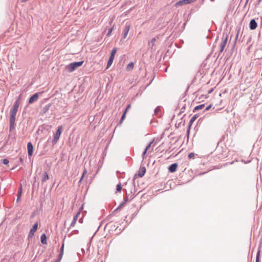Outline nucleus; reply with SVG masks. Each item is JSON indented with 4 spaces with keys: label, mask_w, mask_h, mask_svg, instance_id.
<instances>
[{
    "label": "nucleus",
    "mask_w": 262,
    "mask_h": 262,
    "mask_svg": "<svg viewBox=\"0 0 262 262\" xmlns=\"http://www.w3.org/2000/svg\"><path fill=\"white\" fill-rule=\"evenodd\" d=\"M17 110L14 109H11L10 111V127L9 131L12 132L15 128V117L17 112Z\"/></svg>",
    "instance_id": "obj_1"
},
{
    "label": "nucleus",
    "mask_w": 262,
    "mask_h": 262,
    "mask_svg": "<svg viewBox=\"0 0 262 262\" xmlns=\"http://www.w3.org/2000/svg\"><path fill=\"white\" fill-rule=\"evenodd\" d=\"M83 62V61H80L71 63L66 66L65 69L69 72H72L77 68L81 66Z\"/></svg>",
    "instance_id": "obj_2"
},
{
    "label": "nucleus",
    "mask_w": 262,
    "mask_h": 262,
    "mask_svg": "<svg viewBox=\"0 0 262 262\" xmlns=\"http://www.w3.org/2000/svg\"><path fill=\"white\" fill-rule=\"evenodd\" d=\"M62 130V125H60L57 127V129L56 131V133L54 135V138L52 141V143L53 145H55L58 141L60 136L61 135V132Z\"/></svg>",
    "instance_id": "obj_3"
},
{
    "label": "nucleus",
    "mask_w": 262,
    "mask_h": 262,
    "mask_svg": "<svg viewBox=\"0 0 262 262\" xmlns=\"http://www.w3.org/2000/svg\"><path fill=\"white\" fill-rule=\"evenodd\" d=\"M130 28V25L127 23H125L124 28L123 30V36L122 38L123 39L126 38L127 35L128 33V32Z\"/></svg>",
    "instance_id": "obj_4"
},
{
    "label": "nucleus",
    "mask_w": 262,
    "mask_h": 262,
    "mask_svg": "<svg viewBox=\"0 0 262 262\" xmlns=\"http://www.w3.org/2000/svg\"><path fill=\"white\" fill-rule=\"evenodd\" d=\"M195 0H180L175 4V6L178 7L180 6H183L185 5L191 4L194 2Z\"/></svg>",
    "instance_id": "obj_5"
},
{
    "label": "nucleus",
    "mask_w": 262,
    "mask_h": 262,
    "mask_svg": "<svg viewBox=\"0 0 262 262\" xmlns=\"http://www.w3.org/2000/svg\"><path fill=\"white\" fill-rule=\"evenodd\" d=\"M199 115L198 114H195L193 115V116L191 118L190 120L189 121V124H188V127L187 129V134L188 136L190 133V129L191 126L192 125L193 122L198 118Z\"/></svg>",
    "instance_id": "obj_6"
},
{
    "label": "nucleus",
    "mask_w": 262,
    "mask_h": 262,
    "mask_svg": "<svg viewBox=\"0 0 262 262\" xmlns=\"http://www.w3.org/2000/svg\"><path fill=\"white\" fill-rule=\"evenodd\" d=\"M39 93H36L32 95L28 100V104H32L37 100Z\"/></svg>",
    "instance_id": "obj_7"
},
{
    "label": "nucleus",
    "mask_w": 262,
    "mask_h": 262,
    "mask_svg": "<svg viewBox=\"0 0 262 262\" xmlns=\"http://www.w3.org/2000/svg\"><path fill=\"white\" fill-rule=\"evenodd\" d=\"M228 35H226V37L222 40V42L220 44V53L223 52V51H224V50L225 49V47L226 46L227 42V40H228Z\"/></svg>",
    "instance_id": "obj_8"
},
{
    "label": "nucleus",
    "mask_w": 262,
    "mask_h": 262,
    "mask_svg": "<svg viewBox=\"0 0 262 262\" xmlns=\"http://www.w3.org/2000/svg\"><path fill=\"white\" fill-rule=\"evenodd\" d=\"M37 228H38V223H36L33 225L32 228L30 229L28 237H32L34 235V234L37 230Z\"/></svg>",
    "instance_id": "obj_9"
},
{
    "label": "nucleus",
    "mask_w": 262,
    "mask_h": 262,
    "mask_svg": "<svg viewBox=\"0 0 262 262\" xmlns=\"http://www.w3.org/2000/svg\"><path fill=\"white\" fill-rule=\"evenodd\" d=\"M80 214V210H79L78 211V212L76 213V214L74 216L73 221H72V222L70 224V227L68 229V230H69L70 228L73 227L75 225L76 222L78 220V216Z\"/></svg>",
    "instance_id": "obj_10"
},
{
    "label": "nucleus",
    "mask_w": 262,
    "mask_h": 262,
    "mask_svg": "<svg viewBox=\"0 0 262 262\" xmlns=\"http://www.w3.org/2000/svg\"><path fill=\"white\" fill-rule=\"evenodd\" d=\"M28 154L29 157L32 156L33 153V146L31 142L27 143Z\"/></svg>",
    "instance_id": "obj_11"
},
{
    "label": "nucleus",
    "mask_w": 262,
    "mask_h": 262,
    "mask_svg": "<svg viewBox=\"0 0 262 262\" xmlns=\"http://www.w3.org/2000/svg\"><path fill=\"white\" fill-rule=\"evenodd\" d=\"M220 113L221 114L222 119H225V120L228 119V117H229V115H228L229 111L227 108L222 111V112H221Z\"/></svg>",
    "instance_id": "obj_12"
},
{
    "label": "nucleus",
    "mask_w": 262,
    "mask_h": 262,
    "mask_svg": "<svg viewBox=\"0 0 262 262\" xmlns=\"http://www.w3.org/2000/svg\"><path fill=\"white\" fill-rule=\"evenodd\" d=\"M178 163H174L171 164L168 168L169 171L171 173L176 172L178 167Z\"/></svg>",
    "instance_id": "obj_13"
},
{
    "label": "nucleus",
    "mask_w": 262,
    "mask_h": 262,
    "mask_svg": "<svg viewBox=\"0 0 262 262\" xmlns=\"http://www.w3.org/2000/svg\"><path fill=\"white\" fill-rule=\"evenodd\" d=\"M146 172V168L144 166L140 167L138 172V175L139 177L141 178L143 177L145 173Z\"/></svg>",
    "instance_id": "obj_14"
},
{
    "label": "nucleus",
    "mask_w": 262,
    "mask_h": 262,
    "mask_svg": "<svg viewBox=\"0 0 262 262\" xmlns=\"http://www.w3.org/2000/svg\"><path fill=\"white\" fill-rule=\"evenodd\" d=\"M51 106V103L48 104L46 105L45 106H44L42 108L40 113L42 114H46L49 111Z\"/></svg>",
    "instance_id": "obj_15"
},
{
    "label": "nucleus",
    "mask_w": 262,
    "mask_h": 262,
    "mask_svg": "<svg viewBox=\"0 0 262 262\" xmlns=\"http://www.w3.org/2000/svg\"><path fill=\"white\" fill-rule=\"evenodd\" d=\"M49 179V174H48L47 171H44L42 173V177L41 179V182L45 183Z\"/></svg>",
    "instance_id": "obj_16"
},
{
    "label": "nucleus",
    "mask_w": 262,
    "mask_h": 262,
    "mask_svg": "<svg viewBox=\"0 0 262 262\" xmlns=\"http://www.w3.org/2000/svg\"><path fill=\"white\" fill-rule=\"evenodd\" d=\"M257 26V23L254 19H252L250 23V28L251 30H254Z\"/></svg>",
    "instance_id": "obj_17"
},
{
    "label": "nucleus",
    "mask_w": 262,
    "mask_h": 262,
    "mask_svg": "<svg viewBox=\"0 0 262 262\" xmlns=\"http://www.w3.org/2000/svg\"><path fill=\"white\" fill-rule=\"evenodd\" d=\"M40 241H41V243L42 244H47V236L45 233H43L41 234V235L40 236Z\"/></svg>",
    "instance_id": "obj_18"
},
{
    "label": "nucleus",
    "mask_w": 262,
    "mask_h": 262,
    "mask_svg": "<svg viewBox=\"0 0 262 262\" xmlns=\"http://www.w3.org/2000/svg\"><path fill=\"white\" fill-rule=\"evenodd\" d=\"M19 103H20V100H19V98H18L15 101L12 109H14V110L18 111Z\"/></svg>",
    "instance_id": "obj_19"
},
{
    "label": "nucleus",
    "mask_w": 262,
    "mask_h": 262,
    "mask_svg": "<svg viewBox=\"0 0 262 262\" xmlns=\"http://www.w3.org/2000/svg\"><path fill=\"white\" fill-rule=\"evenodd\" d=\"M205 107V104H200V105H197L196 106L193 110V112H195L196 111H198L199 110H202L203 109L204 107Z\"/></svg>",
    "instance_id": "obj_20"
},
{
    "label": "nucleus",
    "mask_w": 262,
    "mask_h": 262,
    "mask_svg": "<svg viewBox=\"0 0 262 262\" xmlns=\"http://www.w3.org/2000/svg\"><path fill=\"white\" fill-rule=\"evenodd\" d=\"M21 193H22V187H21V185H20V186L18 188V192H17V200H16V201L18 202L21 195Z\"/></svg>",
    "instance_id": "obj_21"
},
{
    "label": "nucleus",
    "mask_w": 262,
    "mask_h": 262,
    "mask_svg": "<svg viewBox=\"0 0 262 262\" xmlns=\"http://www.w3.org/2000/svg\"><path fill=\"white\" fill-rule=\"evenodd\" d=\"M156 41V37L152 38L151 39L150 42H149L148 43L149 47L152 48V47L155 45V43Z\"/></svg>",
    "instance_id": "obj_22"
},
{
    "label": "nucleus",
    "mask_w": 262,
    "mask_h": 262,
    "mask_svg": "<svg viewBox=\"0 0 262 262\" xmlns=\"http://www.w3.org/2000/svg\"><path fill=\"white\" fill-rule=\"evenodd\" d=\"M134 66V63L133 62H130L127 65L126 70L127 71H131L133 70Z\"/></svg>",
    "instance_id": "obj_23"
},
{
    "label": "nucleus",
    "mask_w": 262,
    "mask_h": 262,
    "mask_svg": "<svg viewBox=\"0 0 262 262\" xmlns=\"http://www.w3.org/2000/svg\"><path fill=\"white\" fill-rule=\"evenodd\" d=\"M129 195H130V194L127 195V196L124 198V202H125V203L127 202H128L129 201H130L131 200H132L134 198L132 195H131L130 196V198H129Z\"/></svg>",
    "instance_id": "obj_24"
},
{
    "label": "nucleus",
    "mask_w": 262,
    "mask_h": 262,
    "mask_svg": "<svg viewBox=\"0 0 262 262\" xmlns=\"http://www.w3.org/2000/svg\"><path fill=\"white\" fill-rule=\"evenodd\" d=\"M225 141H228V134H227L224 135L222 137L220 142H222Z\"/></svg>",
    "instance_id": "obj_25"
},
{
    "label": "nucleus",
    "mask_w": 262,
    "mask_h": 262,
    "mask_svg": "<svg viewBox=\"0 0 262 262\" xmlns=\"http://www.w3.org/2000/svg\"><path fill=\"white\" fill-rule=\"evenodd\" d=\"M161 111V106H157L154 110V113L156 115H158L159 112Z\"/></svg>",
    "instance_id": "obj_26"
},
{
    "label": "nucleus",
    "mask_w": 262,
    "mask_h": 262,
    "mask_svg": "<svg viewBox=\"0 0 262 262\" xmlns=\"http://www.w3.org/2000/svg\"><path fill=\"white\" fill-rule=\"evenodd\" d=\"M122 189V186L121 183H119L117 185L116 187V192H120Z\"/></svg>",
    "instance_id": "obj_27"
},
{
    "label": "nucleus",
    "mask_w": 262,
    "mask_h": 262,
    "mask_svg": "<svg viewBox=\"0 0 262 262\" xmlns=\"http://www.w3.org/2000/svg\"><path fill=\"white\" fill-rule=\"evenodd\" d=\"M260 253V250H259L256 254V262H259V261Z\"/></svg>",
    "instance_id": "obj_28"
},
{
    "label": "nucleus",
    "mask_w": 262,
    "mask_h": 262,
    "mask_svg": "<svg viewBox=\"0 0 262 262\" xmlns=\"http://www.w3.org/2000/svg\"><path fill=\"white\" fill-rule=\"evenodd\" d=\"M113 61L110 60L108 59L107 63V66H106V69H108L111 66V65L113 63Z\"/></svg>",
    "instance_id": "obj_29"
},
{
    "label": "nucleus",
    "mask_w": 262,
    "mask_h": 262,
    "mask_svg": "<svg viewBox=\"0 0 262 262\" xmlns=\"http://www.w3.org/2000/svg\"><path fill=\"white\" fill-rule=\"evenodd\" d=\"M126 112H124L121 117V119L120 120V123L121 124L122 123V122L123 121V120L124 119V118H125V115H126Z\"/></svg>",
    "instance_id": "obj_30"
},
{
    "label": "nucleus",
    "mask_w": 262,
    "mask_h": 262,
    "mask_svg": "<svg viewBox=\"0 0 262 262\" xmlns=\"http://www.w3.org/2000/svg\"><path fill=\"white\" fill-rule=\"evenodd\" d=\"M125 204V202H122L114 211L116 212L121 209V208Z\"/></svg>",
    "instance_id": "obj_31"
},
{
    "label": "nucleus",
    "mask_w": 262,
    "mask_h": 262,
    "mask_svg": "<svg viewBox=\"0 0 262 262\" xmlns=\"http://www.w3.org/2000/svg\"><path fill=\"white\" fill-rule=\"evenodd\" d=\"M154 139L152 140V141H151L148 144V145L146 147L145 149H144L145 150H146L147 151L148 149L151 146V145L152 144V143L154 142Z\"/></svg>",
    "instance_id": "obj_32"
},
{
    "label": "nucleus",
    "mask_w": 262,
    "mask_h": 262,
    "mask_svg": "<svg viewBox=\"0 0 262 262\" xmlns=\"http://www.w3.org/2000/svg\"><path fill=\"white\" fill-rule=\"evenodd\" d=\"M117 49L116 48H113L111 51V55H113L115 56V54L117 52Z\"/></svg>",
    "instance_id": "obj_33"
},
{
    "label": "nucleus",
    "mask_w": 262,
    "mask_h": 262,
    "mask_svg": "<svg viewBox=\"0 0 262 262\" xmlns=\"http://www.w3.org/2000/svg\"><path fill=\"white\" fill-rule=\"evenodd\" d=\"M2 163L5 165H7L9 163V160L7 159H4L1 160Z\"/></svg>",
    "instance_id": "obj_34"
},
{
    "label": "nucleus",
    "mask_w": 262,
    "mask_h": 262,
    "mask_svg": "<svg viewBox=\"0 0 262 262\" xmlns=\"http://www.w3.org/2000/svg\"><path fill=\"white\" fill-rule=\"evenodd\" d=\"M194 156L195 154L194 152H190L189 154L188 157L189 159H192L194 158Z\"/></svg>",
    "instance_id": "obj_35"
},
{
    "label": "nucleus",
    "mask_w": 262,
    "mask_h": 262,
    "mask_svg": "<svg viewBox=\"0 0 262 262\" xmlns=\"http://www.w3.org/2000/svg\"><path fill=\"white\" fill-rule=\"evenodd\" d=\"M113 29V27L109 28V29L108 30V32L106 35L107 36H110L111 35Z\"/></svg>",
    "instance_id": "obj_36"
},
{
    "label": "nucleus",
    "mask_w": 262,
    "mask_h": 262,
    "mask_svg": "<svg viewBox=\"0 0 262 262\" xmlns=\"http://www.w3.org/2000/svg\"><path fill=\"white\" fill-rule=\"evenodd\" d=\"M132 187H134V191H133V190H131L130 191V194H134L135 193V183L134 182L133 185H132Z\"/></svg>",
    "instance_id": "obj_37"
},
{
    "label": "nucleus",
    "mask_w": 262,
    "mask_h": 262,
    "mask_svg": "<svg viewBox=\"0 0 262 262\" xmlns=\"http://www.w3.org/2000/svg\"><path fill=\"white\" fill-rule=\"evenodd\" d=\"M63 250H64V243H63L62 245H61L60 252L63 253Z\"/></svg>",
    "instance_id": "obj_38"
},
{
    "label": "nucleus",
    "mask_w": 262,
    "mask_h": 262,
    "mask_svg": "<svg viewBox=\"0 0 262 262\" xmlns=\"http://www.w3.org/2000/svg\"><path fill=\"white\" fill-rule=\"evenodd\" d=\"M130 106H131V105L130 104H128L124 112L127 113L128 110L130 107Z\"/></svg>",
    "instance_id": "obj_39"
},
{
    "label": "nucleus",
    "mask_w": 262,
    "mask_h": 262,
    "mask_svg": "<svg viewBox=\"0 0 262 262\" xmlns=\"http://www.w3.org/2000/svg\"><path fill=\"white\" fill-rule=\"evenodd\" d=\"M212 107V104H210V105H209L208 106H207L205 109V111H208L209 109L211 108V107Z\"/></svg>",
    "instance_id": "obj_40"
},
{
    "label": "nucleus",
    "mask_w": 262,
    "mask_h": 262,
    "mask_svg": "<svg viewBox=\"0 0 262 262\" xmlns=\"http://www.w3.org/2000/svg\"><path fill=\"white\" fill-rule=\"evenodd\" d=\"M87 173V170L86 169H84L83 171V173H82V175L81 176L82 178H83L84 176H85V174Z\"/></svg>",
    "instance_id": "obj_41"
},
{
    "label": "nucleus",
    "mask_w": 262,
    "mask_h": 262,
    "mask_svg": "<svg viewBox=\"0 0 262 262\" xmlns=\"http://www.w3.org/2000/svg\"><path fill=\"white\" fill-rule=\"evenodd\" d=\"M115 58V56L111 55L109 58V60L113 61Z\"/></svg>",
    "instance_id": "obj_42"
},
{
    "label": "nucleus",
    "mask_w": 262,
    "mask_h": 262,
    "mask_svg": "<svg viewBox=\"0 0 262 262\" xmlns=\"http://www.w3.org/2000/svg\"><path fill=\"white\" fill-rule=\"evenodd\" d=\"M186 104H184L181 109V112H184L185 110Z\"/></svg>",
    "instance_id": "obj_43"
},
{
    "label": "nucleus",
    "mask_w": 262,
    "mask_h": 262,
    "mask_svg": "<svg viewBox=\"0 0 262 262\" xmlns=\"http://www.w3.org/2000/svg\"><path fill=\"white\" fill-rule=\"evenodd\" d=\"M63 253H60H60H59V255H58V258H59V259H62V256H63Z\"/></svg>",
    "instance_id": "obj_44"
},
{
    "label": "nucleus",
    "mask_w": 262,
    "mask_h": 262,
    "mask_svg": "<svg viewBox=\"0 0 262 262\" xmlns=\"http://www.w3.org/2000/svg\"><path fill=\"white\" fill-rule=\"evenodd\" d=\"M146 152H147V151H146V150H144V151L143 152L142 155V158H143V159L145 158V155H146Z\"/></svg>",
    "instance_id": "obj_45"
},
{
    "label": "nucleus",
    "mask_w": 262,
    "mask_h": 262,
    "mask_svg": "<svg viewBox=\"0 0 262 262\" xmlns=\"http://www.w3.org/2000/svg\"><path fill=\"white\" fill-rule=\"evenodd\" d=\"M225 71H226V74L227 73H229V68H226L225 69Z\"/></svg>",
    "instance_id": "obj_46"
},
{
    "label": "nucleus",
    "mask_w": 262,
    "mask_h": 262,
    "mask_svg": "<svg viewBox=\"0 0 262 262\" xmlns=\"http://www.w3.org/2000/svg\"><path fill=\"white\" fill-rule=\"evenodd\" d=\"M61 259L57 258V259L54 262H60Z\"/></svg>",
    "instance_id": "obj_47"
},
{
    "label": "nucleus",
    "mask_w": 262,
    "mask_h": 262,
    "mask_svg": "<svg viewBox=\"0 0 262 262\" xmlns=\"http://www.w3.org/2000/svg\"><path fill=\"white\" fill-rule=\"evenodd\" d=\"M73 232L74 233L77 234L78 233V230H74Z\"/></svg>",
    "instance_id": "obj_48"
},
{
    "label": "nucleus",
    "mask_w": 262,
    "mask_h": 262,
    "mask_svg": "<svg viewBox=\"0 0 262 262\" xmlns=\"http://www.w3.org/2000/svg\"><path fill=\"white\" fill-rule=\"evenodd\" d=\"M83 222V220H82V219L81 218L79 220V222L80 223H82Z\"/></svg>",
    "instance_id": "obj_49"
},
{
    "label": "nucleus",
    "mask_w": 262,
    "mask_h": 262,
    "mask_svg": "<svg viewBox=\"0 0 262 262\" xmlns=\"http://www.w3.org/2000/svg\"><path fill=\"white\" fill-rule=\"evenodd\" d=\"M83 205H82V206H81V207L79 208V210H80V212L81 211V210L83 209Z\"/></svg>",
    "instance_id": "obj_50"
},
{
    "label": "nucleus",
    "mask_w": 262,
    "mask_h": 262,
    "mask_svg": "<svg viewBox=\"0 0 262 262\" xmlns=\"http://www.w3.org/2000/svg\"><path fill=\"white\" fill-rule=\"evenodd\" d=\"M228 58V57H227L226 56L225 57V59H226V63L227 62Z\"/></svg>",
    "instance_id": "obj_51"
},
{
    "label": "nucleus",
    "mask_w": 262,
    "mask_h": 262,
    "mask_svg": "<svg viewBox=\"0 0 262 262\" xmlns=\"http://www.w3.org/2000/svg\"><path fill=\"white\" fill-rule=\"evenodd\" d=\"M19 161H20V162H23V159L21 158H19Z\"/></svg>",
    "instance_id": "obj_52"
},
{
    "label": "nucleus",
    "mask_w": 262,
    "mask_h": 262,
    "mask_svg": "<svg viewBox=\"0 0 262 262\" xmlns=\"http://www.w3.org/2000/svg\"><path fill=\"white\" fill-rule=\"evenodd\" d=\"M82 179H83V178H82V177H81L79 181V183H81Z\"/></svg>",
    "instance_id": "obj_53"
},
{
    "label": "nucleus",
    "mask_w": 262,
    "mask_h": 262,
    "mask_svg": "<svg viewBox=\"0 0 262 262\" xmlns=\"http://www.w3.org/2000/svg\"><path fill=\"white\" fill-rule=\"evenodd\" d=\"M34 180L35 181L36 180V177H34Z\"/></svg>",
    "instance_id": "obj_54"
},
{
    "label": "nucleus",
    "mask_w": 262,
    "mask_h": 262,
    "mask_svg": "<svg viewBox=\"0 0 262 262\" xmlns=\"http://www.w3.org/2000/svg\"><path fill=\"white\" fill-rule=\"evenodd\" d=\"M47 261V259H45V260L43 261V262H46Z\"/></svg>",
    "instance_id": "obj_55"
},
{
    "label": "nucleus",
    "mask_w": 262,
    "mask_h": 262,
    "mask_svg": "<svg viewBox=\"0 0 262 262\" xmlns=\"http://www.w3.org/2000/svg\"><path fill=\"white\" fill-rule=\"evenodd\" d=\"M261 1V0H258V2H259H259H260V1Z\"/></svg>",
    "instance_id": "obj_56"
}]
</instances>
